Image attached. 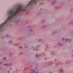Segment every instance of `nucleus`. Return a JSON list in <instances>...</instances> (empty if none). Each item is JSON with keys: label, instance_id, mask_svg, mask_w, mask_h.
<instances>
[{"label": "nucleus", "instance_id": "nucleus-1", "mask_svg": "<svg viewBox=\"0 0 73 73\" xmlns=\"http://www.w3.org/2000/svg\"><path fill=\"white\" fill-rule=\"evenodd\" d=\"M56 45H54V48H57V46H58V47H61L62 46V45H63V44L61 42L59 41L57 42Z\"/></svg>", "mask_w": 73, "mask_h": 73}, {"label": "nucleus", "instance_id": "nucleus-2", "mask_svg": "<svg viewBox=\"0 0 73 73\" xmlns=\"http://www.w3.org/2000/svg\"><path fill=\"white\" fill-rule=\"evenodd\" d=\"M27 28H28V29H31L29 31V32H32L33 31V30H32L31 29V26H29V25L28 26H27Z\"/></svg>", "mask_w": 73, "mask_h": 73}, {"label": "nucleus", "instance_id": "nucleus-3", "mask_svg": "<svg viewBox=\"0 0 73 73\" xmlns=\"http://www.w3.org/2000/svg\"><path fill=\"white\" fill-rule=\"evenodd\" d=\"M56 0H53L52 1L51 3V4H52L53 5V4H54L56 3Z\"/></svg>", "mask_w": 73, "mask_h": 73}, {"label": "nucleus", "instance_id": "nucleus-4", "mask_svg": "<svg viewBox=\"0 0 73 73\" xmlns=\"http://www.w3.org/2000/svg\"><path fill=\"white\" fill-rule=\"evenodd\" d=\"M65 41L66 42H70L72 41L71 39L69 38H66L65 39Z\"/></svg>", "mask_w": 73, "mask_h": 73}, {"label": "nucleus", "instance_id": "nucleus-5", "mask_svg": "<svg viewBox=\"0 0 73 73\" xmlns=\"http://www.w3.org/2000/svg\"><path fill=\"white\" fill-rule=\"evenodd\" d=\"M58 71H59V73H62V72H63V69H62V68H61L59 69Z\"/></svg>", "mask_w": 73, "mask_h": 73}, {"label": "nucleus", "instance_id": "nucleus-6", "mask_svg": "<svg viewBox=\"0 0 73 73\" xmlns=\"http://www.w3.org/2000/svg\"><path fill=\"white\" fill-rule=\"evenodd\" d=\"M52 64H53V62H49L47 63L48 65H49V66H50Z\"/></svg>", "mask_w": 73, "mask_h": 73}, {"label": "nucleus", "instance_id": "nucleus-7", "mask_svg": "<svg viewBox=\"0 0 73 73\" xmlns=\"http://www.w3.org/2000/svg\"><path fill=\"white\" fill-rule=\"evenodd\" d=\"M3 65H5V66H11V65H12V63H10L7 64H3Z\"/></svg>", "mask_w": 73, "mask_h": 73}, {"label": "nucleus", "instance_id": "nucleus-8", "mask_svg": "<svg viewBox=\"0 0 73 73\" xmlns=\"http://www.w3.org/2000/svg\"><path fill=\"white\" fill-rule=\"evenodd\" d=\"M35 70L31 69L30 71V73H35Z\"/></svg>", "mask_w": 73, "mask_h": 73}, {"label": "nucleus", "instance_id": "nucleus-9", "mask_svg": "<svg viewBox=\"0 0 73 73\" xmlns=\"http://www.w3.org/2000/svg\"><path fill=\"white\" fill-rule=\"evenodd\" d=\"M54 8H55V9H60V7L58 6H55Z\"/></svg>", "mask_w": 73, "mask_h": 73}, {"label": "nucleus", "instance_id": "nucleus-10", "mask_svg": "<svg viewBox=\"0 0 73 73\" xmlns=\"http://www.w3.org/2000/svg\"><path fill=\"white\" fill-rule=\"evenodd\" d=\"M19 43H15L13 44L14 46H19Z\"/></svg>", "mask_w": 73, "mask_h": 73}, {"label": "nucleus", "instance_id": "nucleus-11", "mask_svg": "<svg viewBox=\"0 0 73 73\" xmlns=\"http://www.w3.org/2000/svg\"><path fill=\"white\" fill-rule=\"evenodd\" d=\"M13 54V53H12L10 52L9 53V54L10 55L9 56L10 57H13V55H12Z\"/></svg>", "mask_w": 73, "mask_h": 73}, {"label": "nucleus", "instance_id": "nucleus-12", "mask_svg": "<svg viewBox=\"0 0 73 73\" xmlns=\"http://www.w3.org/2000/svg\"><path fill=\"white\" fill-rule=\"evenodd\" d=\"M47 27V26H46V25H44V26H42L41 27V29H43L44 28H46V27Z\"/></svg>", "mask_w": 73, "mask_h": 73}, {"label": "nucleus", "instance_id": "nucleus-13", "mask_svg": "<svg viewBox=\"0 0 73 73\" xmlns=\"http://www.w3.org/2000/svg\"><path fill=\"white\" fill-rule=\"evenodd\" d=\"M50 54L51 55H53L54 54V52L51 51L50 52Z\"/></svg>", "mask_w": 73, "mask_h": 73}, {"label": "nucleus", "instance_id": "nucleus-14", "mask_svg": "<svg viewBox=\"0 0 73 73\" xmlns=\"http://www.w3.org/2000/svg\"><path fill=\"white\" fill-rule=\"evenodd\" d=\"M23 52H21L19 53V55H22L23 54Z\"/></svg>", "mask_w": 73, "mask_h": 73}, {"label": "nucleus", "instance_id": "nucleus-15", "mask_svg": "<svg viewBox=\"0 0 73 73\" xmlns=\"http://www.w3.org/2000/svg\"><path fill=\"white\" fill-rule=\"evenodd\" d=\"M59 65L60 64H59V63H58V62L57 63H56L55 64V66H58V65Z\"/></svg>", "mask_w": 73, "mask_h": 73}, {"label": "nucleus", "instance_id": "nucleus-16", "mask_svg": "<svg viewBox=\"0 0 73 73\" xmlns=\"http://www.w3.org/2000/svg\"><path fill=\"white\" fill-rule=\"evenodd\" d=\"M44 22H45V21H44V20H42L41 21V23L42 24V23H44Z\"/></svg>", "mask_w": 73, "mask_h": 73}, {"label": "nucleus", "instance_id": "nucleus-17", "mask_svg": "<svg viewBox=\"0 0 73 73\" xmlns=\"http://www.w3.org/2000/svg\"><path fill=\"white\" fill-rule=\"evenodd\" d=\"M35 56L36 57H38V54H35Z\"/></svg>", "mask_w": 73, "mask_h": 73}, {"label": "nucleus", "instance_id": "nucleus-18", "mask_svg": "<svg viewBox=\"0 0 73 73\" xmlns=\"http://www.w3.org/2000/svg\"><path fill=\"white\" fill-rule=\"evenodd\" d=\"M68 63H69V61H68V60L66 61L65 62V64H68Z\"/></svg>", "mask_w": 73, "mask_h": 73}, {"label": "nucleus", "instance_id": "nucleus-19", "mask_svg": "<svg viewBox=\"0 0 73 73\" xmlns=\"http://www.w3.org/2000/svg\"><path fill=\"white\" fill-rule=\"evenodd\" d=\"M57 31L56 30H55L52 34H55L56 33H57Z\"/></svg>", "mask_w": 73, "mask_h": 73}, {"label": "nucleus", "instance_id": "nucleus-20", "mask_svg": "<svg viewBox=\"0 0 73 73\" xmlns=\"http://www.w3.org/2000/svg\"><path fill=\"white\" fill-rule=\"evenodd\" d=\"M5 36L6 37H10V36L8 35H6Z\"/></svg>", "mask_w": 73, "mask_h": 73}, {"label": "nucleus", "instance_id": "nucleus-21", "mask_svg": "<svg viewBox=\"0 0 73 73\" xmlns=\"http://www.w3.org/2000/svg\"><path fill=\"white\" fill-rule=\"evenodd\" d=\"M12 42V40H10L8 42V43L9 44H11V43Z\"/></svg>", "mask_w": 73, "mask_h": 73}, {"label": "nucleus", "instance_id": "nucleus-22", "mask_svg": "<svg viewBox=\"0 0 73 73\" xmlns=\"http://www.w3.org/2000/svg\"><path fill=\"white\" fill-rule=\"evenodd\" d=\"M73 11V8H71L70 10V12H72Z\"/></svg>", "mask_w": 73, "mask_h": 73}, {"label": "nucleus", "instance_id": "nucleus-23", "mask_svg": "<svg viewBox=\"0 0 73 73\" xmlns=\"http://www.w3.org/2000/svg\"><path fill=\"white\" fill-rule=\"evenodd\" d=\"M64 40H65V38L62 37V41H64Z\"/></svg>", "mask_w": 73, "mask_h": 73}, {"label": "nucleus", "instance_id": "nucleus-24", "mask_svg": "<svg viewBox=\"0 0 73 73\" xmlns=\"http://www.w3.org/2000/svg\"><path fill=\"white\" fill-rule=\"evenodd\" d=\"M45 46L47 48H48V44H46L45 45Z\"/></svg>", "mask_w": 73, "mask_h": 73}, {"label": "nucleus", "instance_id": "nucleus-25", "mask_svg": "<svg viewBox=\"0 0 73 73\" xmlns=\"http://www.w3.org/2000/svg\"><path fill=\"white\" fill-rule=\"evenodd\" d=\"M58 63H59V65H61V64H62V62H58Z\"/></svg>", "mask_w": 73, "mask_h": 73}, {"label": "nucleus", "instance_id": "nucleus-26", "mask_svg": "<svg viewBox=\"0 0 73 73\" xmlns=\"http://www.w3.org/2000/svg\"><path fill=\"white\" fill-rule=\"evenodd\" d=\"M35 69H36V70H38V67H35Z\"/></svg>", "mask_w": 73, "mask_h": 73}, {"label": "nucleus", "instance_id": "nucleus-27", "mask_svg": "<svg viewBox=\"0 0 73 73\" xmlns=\"http://www.w3.org/2000/svg\"><path fill=\"white\" fill-rule=\"evenodd\" d=\"M38 41H39V42H40V41H41V39H39L38 40Z\"/></svg>", "mask_w": 73, "mask_h": 73}, {"label": "nucleus", "instance_id": "nucleus-28", "mask_svg": "<svg viewBox=\"0 0 73 73\" xmlns=\"http://www.w3.org/2000/svg\"><path fill=\"white\" fill-rule=\"evenodd\" d=\"M19 49H21L23 48V47H22V46H19Z\"/></svg>", "mask_w": 73, "mask_h": 73}, {"label": "nucleus", "instance_id": "nucleus-29", "mask_svg": "<svg viewBox=\"0 0 73 73\" xmlns=\"http://www.w3.org/2000/svg\"><path fill=\"white\" fill-rule=\"evenodd\" d=\"M1 38H5V37L4 36H2V37H1Z\"/></svg>", "mask_w": 73, "mask_h": 73}, {"label": "nucleus", "instance_id": "nucleus-30", "mask_svg": "<svg viewBox=\"0 0 73 73\" xmlns=\"http://www.w3.org/2000/svg\"><path fill=\"white\" fill-rule=\"evenodd\" d=\"M22 38L21 37H20V38H18V40H21L22 39Z\"/></svg>", "mask_w": 73, "mask_h": 73}, {"label": "nucleus", "instance_id": "nucleus-31", "mask_svg": "<svg viewBox=\"0 0 73 73\" xmlns=\"http://www.w3.org/2000/svg\"><path fill=\"white\" fill-rule=\"evenodd\" d=\"M7 73H10V70H8L7 71Z\"/></svg>", "mask_w": 73, "mask_h": 73}, {"label": "nucleus", "instance_id": "nucleus-32", "mask_svg": "<svg viewBox=\"0 0 73 73\" xmlns=\"http://www.w3.org/2000/svg\"><path fill=\"white\" fill-rule=\"evenodd\" d=\"M39 46H40V45H37L36 46V48H39Z\"/></svg>", "mask_w": 73, "mask_h": 73}, {"label": "nucleus", "instance_id": "nucleus-33", "mask_svg": "<svg viewBox=\"0 0 73 73\" xmlns=\"http://www.w3.org/2000/svg\"><path fill=\"white\" fill-rule=\"evenodd\" d=\"M3 60H6V58L5 57H3Z\"/></svg>", "mask_w": 73, "mask_h": 73}, {"label": "nucleus", "instance_id": "nucleus-34", "mask_svg": "<svg viewBox=\"0 0 73 73\" xmlns=\"http://www.w3.org/2000/svg\"><path fill=\"white\" fill-rule=\"evenodd\" d=\"M44 42H45V41H44V40H42V43H44Z\"/></svg>", "mask_w": 73, "mask_h": 73}, {"label": "nucleus", "instance_id": "nucleus-35", "mask_svg": "<svg viewBox=\"0 0 73 73\" xmlns=\"http://www.w3.org/2000/svg\"><path fill=\"white\" fill-rule=\"evenodd\" d=\"M35 48V46H32V47H31V48L32 49H33V48Z\"/></svg>", "mask_w": 73, "mask_h": 73}, {"label": "nucleus", "instance_id": "nucleus-36", "mask_svg": "<svg viewBox=\"0 0 73 73\" xmlns=\"http://www.w3.org/2000/svg\"><path fill=\"white\" fill-rule=\"evenodd\" d=\"M42 4H42V3H40V5H42Z\"/></svg>", "mask_w": 73, "mask_h": 73}, {"label": "nucleus", "instance_id": "nucleus-37", "mask_svg": "<svg viewBox=\"0 0 73 73\" xmlns=\"http://www.w3.org/2000/svg\"><path fill=\"white\" fill-rule=\"evenodd\" d=\"M71 33L72 34H73V30L72 31V32H71Z\"/></svg>", "mask_w": 73, "mask_h": 73}, {"label": "nucleus", "instance_id": "nucleus-38", "mask_svg": "<svg viewBox=\"0 0 73 73\" xmlns=\"http://www.w3.org/2000/svg\"><path fill=\"white\" fill-rule=\"evenodd\" d=\"M25 70H27V68H25Z\"/></svg>", "mask_w": 73, "mask_h": 73}, {"label": "nucleus", "instance_id": "nucleus-39", "mask_svg": "<svg viewBox=\"0 0 73 73\" xmlns=\"http://www.w3.org/2000/svg\"><path fill=\"white\" fill-rule=\"evenodd\" d=\"M68 25H70V24H71V23H70V22H69L68 24Z\"/></svg>", "mask_w": 73, "mask_h": 73}, {"label": "nucleus", "instance_id": "nucleus-40", "mask_svg": "<svg viewBox=\"0 0 73 73\" xmlns=\"http://www.w3.org/2000/svg\"><path fill=\"white\" fill-rule=\"evenodd\" d=\"M45 50H46L45 51H46V50H48V49H47V48H46Z\"/></svg>", "mask_w": 73, "mask_h": 73}, {"label": "nucleus", "instance_id": "nucleus-41", "mask_svg": "<svg viewBox=\"0 0 73 73\" xmlns=\"http://www.w3.org/2000/svg\"><path fill=\"white\" fill-rule=\"evenodd\" d=\"M72 58H73V54H72Z\"/></svg>", "mask_w": 73, "mask_h": 73}, {"label": "nucleus", "instance_id": "nucleus-42", "mask_svg": "<svg viewBox=\"0 0 73 73\" xmlns=\"http://www.w3.org/2000/svg\"><path fill=\"white\" fill-rule=\"evenodd\" d=\"M35 65H37V64H35Z\"/></svg>", "mask_w": 73, "mask_h": 73}, {"label": "nucleus", "instance_id": "nucleus-43", "mask_svg": "<svg viewBox=\"0 0 73 73\" xmlns=\"http://www.w3.org/2000/svg\"><path fill=\"white\" fill-rule=\"evenodd\" d=\"M15 71H18V69H16V70H15Z\"/></svg>", "mask_w": 73, "mask_h": 73}, {"label": "nucleus", "instance_id": "nucleus-44", "mask_svg": "<svg viewBox=\"0 0 73 73\" xmlns=\"http://www.w3.org/2000/svg\"><path fill=\"white\" fill-rule=\"evenodd\" d=\"M2 64V62H0V64Z\"/></svg>", "mask_w": 73, "mask_h": 73}, {"label": "nucleus", "instance_id": "nucleus-45", "mask_svg": "<svg viewBox=\"0 0 73 73\" xmlns=\"http://www.w3.org/2000/svg\"><path fill=\"white\" fill-rule=\"evenodd\" d=\"M36 73H38V72H36Z\"/></svg>", "mask_w": 73, "mask_h": 73}, {"label": "nucleus", "instance_id": "nucleus-46", "mask_svg": "<svg viewBox=\"0 0 73 73\" xmlns=\"http://www.w3.org/2000/svg\"><path fill=\"white\" fill-rule=\"evenodd\" d=\"M52 73V72H49V73Z\"/></svg>", "mask_w": 73, "mask_h": 73}, {"label": "nucleus", "instance_id": "nucleus-47", "mask_svg": "<svg viewBox=\"0 0 73 73\" xmlns=\"http://www.w3.org/2000/svg\"><path fill=\"white\" fill-rule=\"evenodd\" d=\"M27 34H28V35H29V33H28Z\"/></svg>", "mask_w": 73, "mask_h": 73}, {"label": "nucleus", "instance_id": "nucleus-48", "mask_svg": "<svg viewBox=\"0 0 73 73\" xmlns=\"http://www.w3.org/2000/svg\"><path fill=\"white\" fill-rule=\"evenodd\" d=\"M2 69V68H0V69Z\"/></svg>", "mask_w": 73, "mask_h": 73}, {"label": "nucleus", "instance_id": "nucleus-49", "mask_svg": "<svg viewBox=\"0 0 73 73\" xmlns=\"http://www.w3.org/2000/svg\"><path fill=\"white\" fill-rule=\"evenodd\" d=\"M72 52H73V50L72 51Z\"/></svg>", "mask_w": 73, "mask_h": 73}, {"label": "nucleus", "instance_id": "nucleus-50", "mask_svg": "<svg viewBox=\"0 0 73 73\" xmlns=\"http://www.w3.org/2000/svg\"><path fill=\"white\" fill-rule=\"evenodd\" d=\"M45 60H46V59H45Z\"/></svg>", "mask_w": 73, "mask_h": 73}]
</instances>
